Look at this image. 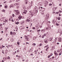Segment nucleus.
Returning a JSON list of instances; mask_svg holds the SVG:
<instances>
[{
	"label": "nucleus",
	"mask_w": 62,
	"mask_h": 62,
	"mask_svg": "<svg viewBox=\"0 0 62 62\" xmlns=\"http://www.w3.org/2000/svg\"><path fill=\"white\" fill-rule=\"evenodd\" d=\"M32 45L33 46H36V44L34 43L32 44Z\"/></svg>",
	"instance_id": "26"
},
{
	"label": "nucleus",
	"mask_w": 62,
	"mask_h": 62,
	"mask_svg": "<svg viewBox=\"0 0 62 62\" xmlns=\"http://www.w3.org/2000/svg\"><path fill=\"white\" fill-rule=\"evenodd\" d=\"M25 4H27V0H25Z\"/></svg>",
	"instance_id": "11"
},
{
	"label": "nucleus",
	"mask_w": 62,
	"mask_h": 62,
	"mask_svg": "<svg viewBox=\"0 0 62 62\" xmlns=\"http://www.w3.org/2000/svg\"><path fill=\"white\" fill-rule=\"evenodd\" d=\"M58 20H60V18L59 17L58 18Z\"/></svg>",
	"instance_id": "36"
},
{
	"label": "nucleus",
	"mask_w": 62,
	"mask_h": 62,
	"mask_svg": "<svg viewBox=\"0 0 62 62\" xmlns=\"http://www.w3.org/2000/svg\"><path fill=\"white\" fill-rule=\"evenodd\" d=\"M50 55H49L48 56V57H47L48 58H50Z\"/></svg>",
	"instance_id": "50"
},
{
	"label": "nucleus",
	"mask_w": 62,
	"mask_h": 62,
	"mask_svg": "<svg viewBox=\"0 0 62 62\" xmlns=\"http://www.w3.org/2000/svg\"><path fill=\"white\" fill-rule=\"evenodd\" d=\"M49 14H47L46 15V19H48L49 18Z\"/></svg>",
	"instance_id": "4"
},
{
	"label": "nucleus",
	"mask_w": 62,
	"mask_h": 62,
	"mask_svg": "<svg viewBox=\"0 0 62 62\" xmlns=\"http://www.w3.org/2000/svg\"><path fill=\"white\" fill-rule=\"evenodd\" d=\"M23 14H26V13L24 12H23Z\"/></svg>",
	"instance_id": "45"
},
{
	"label": "nucleus",
	"mask_w": 62,
	"mask_h": 62,
	"mask_svg": "<svg viewBox=\"0 0 62 62\" xmlns=\"http://www.w3.org/2000/svg\"><path fill=\"white\" fill-rule=\"evenodd\" d=\"M57 39L55 38V39L54 40L55 41H54V42H55V43L56 42V40Z\"/></svg>",
	"instance_id": "35"
},
{
	"label": "nucleus",
	"mask_w": 62,
	"mask_h": 62,
	"mask_svg": "<svg viewBox=\"0 0 62 62\" xmlns=\"http://www.w3.org/2000/svg\"><path fill=\"white\" fill-rule=\"evenodd\" d=\"M23 16H19L18 17V19L19 20H21V19H23Z\"/></svg>",
	"instance_id": "3"
},
{
	"label": "nucleus",
	"mask_w": 62,
	"mask_h": 62,
	"mask_svg": "<svg viewBox=\"0 0 62 62\" xmlns=\"http://www.w3.org/2000/svg\"><path fill=\"white\" fill-rule=\"evenodd\" d=\"M17 44H18V45H19V42H17Z\"/></svg>",
	"instance_id": "64"
},
{
	"label": "nucleus",
	"mask_w": 62,
	"mask_h": 62,
	"mask_svg": "<svg viewBox=\"0 0 62 62\" xmlns=\"http://www.w3.org/2000/svg\"><path fill=\"white\" fill-rule=\"evenodd\" d=\"M35 12L36 13H38V8H35Z\"/></svg>",
	"instance_id": "7"
},
{
	"label": "nucleus",
	"mask_w": 62,
	"mask_h": 62,
	"mask_svg": "<svg viewBox=\"0 0 62 62\" xmlns=\"http://www.w3.org/2000/svg\"><path fill=\"white\" fill-rule=\"evenodd\" d=\"M27 20H30V18H29V17H28V18H27Z\"/></svg>",
	"instance_id": "37"
},
{
	"label": "nucleus",
	"mask_w": 62,
	"mask_h": 62,
	"mask_svg": "<svg viewBox=\"0 0 62 62\" xmlns=\"http://www.w3.org/2000/svg\"><path fill=\"white\" fill-rule=\"evenodd\" d=\"M52 49H53V50H54V49H55V47H54V46H52Z\"/></svg>",
	"instance_id": "17"
},
{
	"label": "nucleus",
	"mask_w": 62,
	"mask_h": 62,
	"mask_svg": "<svg viewBox=\"0 0 62 62\" xmlns=\"http://www.w3.org/2000/svg\"><path fill=\"white\" fill-rule=\"evenodd\" d=\"M60 51H61V52H62V49H60Z\"/></svg>",
	"instance_id": "60"
},
{
	"label": "nucleus",
	"mask_w": 62,
	"mask_h": 62,
	"mask_svg": "<svg viewBox=\"0 0 62 62\" xmlns=\"http://www.w3.org/2000/svg\"><path fill=\"white\" fill-rule=\"evenodd\" d=\"M24 49L25 50H26V47L25 46L24 47Z\"/></svg>",
	"instance_id": "33"
},
{
	"label": "nucleus",
	"mask_w": 62,
	"mask_h": 62,
	"mask_svg": "<svg viewBox=\"0 0 62 62\" xmlns=\"http://www.w3.org/2000/svg\"><path fill=\"white\" fill-rule=\"evenodd\" d=\"M24 12H25L26 13H27V10H24Z\"/></svg>",
	"instance_id": "20"
},
{
	"label": "nucleus",
	"mask_w": 62,
	"mask_h": 62,
	"mask_svg": "<svg viewBox=\"0 0 62 62\" xmlns=\"http://www.w3.org/2000/svg\"><path fill=\"white\" fill-rule=\"evenodd\" d=\"M58 40L59 42H61L62 41V39L61 38H59Z\"/></svg>",
	"instance_id": "5"
},
{
	"label": "nucleus",
	"mask_w": 62,
	"mask_h": 62,
	"mask_svg": "<svg viewBox=\"0 0 62 62\" xmlns=\"http://www.w3.org/2000/svg\"><path fill=\"white\" fill-rule=\"evenodd\" d=\"M26 21L27 22H29L30 21V20H29L28 19H27Z\"/></svg>",
	"instance_id": "29"
},
{
	"label": "nucleus",
	"mask_w": 62,
	"mask_h": 62,
	"mask_svg": "<svg viewBox=\"0 0 62 62\" xmlns=\"http://www.w3.org/2000/svg\"><path fill=\"white\" fill-rule=\"evenodd\" d=\"M56 25H57V26H59V24L57 23L56 24Z\"/></svg>",
	"instance_id": "46"
},
{
	"label": "nucleus",
	"mask_w": 62,
	"mask_h": 62,
	"mask_svg": "<svg viewBox=\"0 0 62 62\" xmlns=\"http://www.w3.org/2000/svg\"><path fill=\"white\" fill-rule=\"evenodd\" d=\"M53 55V54L52 53H51L50 55V56H52Z\"/></svg>",
	"instance_id": "53"
},
{
	"label": "nucleus",
	"mask_w": 62,
	"mask_h": 62,
	"mask_svg": "<svg viewBox=\"0 0 62 62\" xmlns=\"http://www.w3.org/2000/svg\"><path fill=\"white\" fill-rule=\"evenodd\" d=\"M33 39L34 40L35 39H36V37H34L33 38Z\"/></svg>",
	"instance_id": "21"
},
{
	"label": "nucleus",
	"mask_w": 62,
	"mask_h": 62,
	"mask_svg": "<svg viewBox=\"0 0 62 62\" xmlns=\"http://www.w3.org/2000/svg\"><path fill=\"white\" fill-rule=\"evenodd\" d=\"M52 39H53V38L51 37L49 39V41H52Z\"/></svg>",
	"instance_id": "12"
},
{
	"label": "nucleus",
	"mask_w": 62,
	"mask_h": 62,
	"mask_svg": "<svg viewBox=\"0 0 62 62\" xmlns=\"http://www.w3.org/2000/svg\"><path fill=\"white\" fill-rule=\"evenodd\" d=\"M8 59H10V57L9 56H8Z\"/></svg>",
	"instance_id": "41"
},
{
	"label": "nucleus",
	"mask_w": 62,
	"mask_h": 62,
	"mask_svg": "<svg viewBox=\"0 0 62 62\" xmlns=\"http://www.w3.org/2000/svg\"><path fill=\"white\" fill-rule=\"evenodd\" d=\"M33 47H31L30 49V51H33Z\"/></svg>",
	"instance_id": "14"
},
{
	"label": "nucleus",
	"mask_w": 62,
	"mask_h": 62,
	"mask_svg": "<svg viewBox=\"0 0 62 62\" xmlns=\"http://www.w3.org/2000/svg\"><path fill=\"white\" fill-rule=\"evenodd\" d=\"M60 3H62V0L61 1H60Z\"/></svg>",
	"instance_id": "58"
},
{
	"label": "nucleus",
	"mask_w": 62,
	"mask_h": 62,
	"mask_svg": "<svg viewBox=\"0 0 62 62\" xmlns=\"http://www.w3.org/2000/svg\"><path fill=\"white\" fill-rule=\"evenodd\" d=\"M18 24H19V23L17 22V23H15V24H18Z\"/></svg>",
	"instance_id": "44"
},
{
	"label": "nucleus",
	"mask_w": 62,
	"mask_h": 62,
	"mask_svg": "<svg viewBox=\"0 0 62 62\" xmlns=\"http://www.w3.org/2000/svg\"><path fill=\"white\" fill-rule=\"evenodd\" d=\"M41 31L42 32V33H44L45 32V30L44 29H43L41 30Z\"/></svg>",
	"instance_id": "6"
},
{
	"label": "nucleus",
	"mask_w": 62,
	"mask_h": 62,
	"mask_svg": "<svg viewBox=\"0 0 62 62\" xmlns=\"http://www.w3.org/2000/svg\"><path fill=\"white\" fill-rule=\"evenodd\" d=\"M32 29H35V28L34 27H32Z\"/></svg>",
	"instance_id": "52"
},
{
	"label": "nucleus",
	"mask_w": 62,
	"mask_h": 62,
	"mask_svg": "<svg viewBox=\"0 0 62 62\" xmlns=\"http://www.w3.org/2000/svg\"><path fill=\"white\" fill-rule=\"evenodd\" d=\"M45 4H46V5H48V1H47L46 0L45 1Z\"/></svg>",
	"instance_id": "8"
},
{
	"label": "nucleus",
	"mask_w": 62,
	"mask_h": 62,
	"mask_svg": "<svg viewBox=\"0 0 62 62\" xmlns=\"http://www.w3.org/2000/svg\"><path fill=\"white\" fill-rule=\"evenodd\" d=\"M2 12H5V10L3 9L2 10Z\"/></svg>",
	"instance_id": "27"
},
{
	"label": "nucleus",
	"mask_w": 62,
	"mask_h": 62,
	"mask_svg": "<svg viewBox=\"0 0 62 62\" xmlns=\"http://www.w3.org/2000/svg\"><path fill=\"white\" fill-rule=\"evenodd\" d=\"M46 33H45L44 34V35L42 37V38H44V36H45H45H46Z\"/></svg>",
	"instance_id": "13"
},
{
	"label": "nucleus",
	"mask_w": 62,
	"mask_h": 62,
	"mask_svg": "<svg viewBox=\"0 0 62 62\" xmlns=\"http://www.w3.org/2000/svg\"><path fill=\"white\" fill-rule=\"evenodd\" d=\"M41 14H43V15H44V13L43 12H42L41 13Z\"/></svg>",
	"instance_id": "28"
},
{
	"label": "nucleus",
	"mask_w": 62,
	"mask_h": 62,
	"mask_svg": "<svg viewBox=\"0 0 62 62\" xmlns=\"http://www.w3.org/2000/svg\"><path fill=\"white\" fill-rule=\"evenodd\" d=\"M23 28H23V27H22V28H21V29H23Z\"/></svg>",
	"instance_id": "56"
},
{
	"label": "nucleus",
	"mask_w": 62,
	"mask_h": 62,
	"mask_svg": "<svg viewBox=\"0 0 62 62\" xmlns=\"http://www.w3.org/2000/svg\"><path fill=\"white\" fill-rule=\"evenodd\" d=\"M20 57H18V59L19 60V59H20Z\"/></svg>",
	"instance_id": "47"
},
{
	"label": "nucleus",
	"mask_w": 62,
	"mask_h": 62,
	"mask_svg": "<svg viewBox=\"0 0 62 62\" xmlns=\"http://www.w3.org/2000/svg\"><path fill=\"white\" fill-rule=\"evenodd\" d=\"M55 54L56 55H56H58V54H57V53H56Z\"/></svg>",
	"instance_id": "55"
},
{
	"label": "nucleus",
	"mask_w": 62,
	"mask_h": 62,
	"mask_svg": "<svg viewBox=\"0 0 62 62\" xmlns=\"http://www.w3.org/2000/svg\"><path fill=\"white\" fill-rule=\"evenodd\" d=\"M10 34L11 35H13V33H12V32H11Z\"/></svg>",
	"instance_id": "38"
},
{
	"label": "nucleus",
	"mask_w": 62,
	"mask_h": 62,
	"mask_svg": "<svg viewBox=\"0 0 62 62\" xmlns=\"http://www.w3.org/2000/svg\"><path fill=\"white\" fill-rule=\"evenodd\" d=\"M15 6H17L18 5V3H15L14 4Z\"/></svg>",
	"instance_id": "10"
},
{
	"label": "nucleus",
	"mask_w": 62,
	"mask_h": 62,
	"mask_svg": "<svg viewBox=\"0 0 62 62\" xmlns=\"http://www.w3.org/2000/svg\"><path fill=\"white\" fill-rule=\"evenodd\" d=\"M54 22H55V21H54V20H53L52 22V23H54Z\"/></svg>",
	"instance_id": "51"
},
{
	"label": "nucleus",
	"mask_w": 62,
	"mask_h": 62,
	"mask_svg": "<svg viewBox=\"0 0 62 62\" xmlns=\"http://www.w3.org/2000/svg\"><path fill=\"white\" fill-rule=\"evenodd\" d=\"M54 54H56V51H54Z\"/></svg>",
	"instance_id": "57"
},
{
	"label": "nucleus",
	"mask_w": 62,
	"mask_h": 62,
	"mask_svg": "<svg viewBox=\"0 0 62 62\" xmlns=\"http://www.w3.org/2000/svg\"><path fill=\"white\" fill-rule=\"evenodd\" d=\"M29 38H27L26 40L27 41H28V40H29Z\"/></svg>",
	"instance_id": "23"
},
{
	"label": "nucleus",
	"mask_w": 62,
	"mask_h": 62,
	"mask_svg": "<svg viewBox=\"0 0 62 62\" xmlns=\"http://www.w3.org/2000/svg\"><path fill=\"white\" fill-rule=\"evenodd\" d=\"M5 46H3V45H2V48H3V47L5 48Z\"/></svg>",
	"instance_id": "34"
},
{
	"label": "nucleus",
	"mask_w": 62,
	"mask_h": 62,
	"mask_svg": "<svg viewBox=\"0 0 62 62\" xmlns=\"http://www.w3.org/2000/svg\"><path fill=\"white\" fill-rule=\"evenodd\" d=\"M12 16L13 17H14V14H13Z\"/></svg>",
	"instance_id": "62"
},
{
	"label": "nucleus",
	"mask_w": 62,
	"mask_h": 62,
	"mask_svg": "<svg viewBox=\"0 0 62 62\" xmlns=\"http://www.w3.org/2000/svg\"><path fill=\"white\" fill-rule=\"evenodd\" d=\"M53 50H54L53 49H52V48H51V51H53Z\"/></svg>",
	"instance_id": "63"
},
{
	"label": "nucleus",
	"mask_w": 62,
	"mask_h": 62,
	"mask_svg": "<svg viewBox=\"0 0 62 62\" xmlns=\"http://www.w3.org/2000/svg\"><path fill=\"white\" fill-rule=\"evenodd\" d=\"M24 38H25L26 39H27V36H26V35H25L24 36Z\"/></svg>",
	"instance_id": "16"
},
{
	"label": "nucleus",
	"mask_w": 62,
	"mask_h": 62,
	"mask_svg": "<svg viewBox=\"0 0 62 62\" xmlns=\"http://www.w3.org/2000/svg\"><path fill=\"white\" fill-rule=\"evenodd\" d=\"M12 19V18H10L9 19V21H11Z\"/></svg>",
	"instance_id": "24"
},
{
	"label": "nucleus",
	"mask_w": 62,
	"mask_h": 62,
	"mask_svg": "<svg viewBox=\"0 0 62 62\" xmlns=\"http://www.w3.org/2000/svg\"><path fill=\"white\" fill-rule=\"evenodd\" d=\"M48 48H49V47H48L46 49V51H48L47 50L48 49Z\"/></svg>",
	"instance_id": "39"
},
{
	"label": "nucleus",
	"mask_w": 62,
	"mask_h": 62,
	"mask_svg": "<svg viewBox=\"0 0 62 62\" xmlns=\"http://www.w3.org/2000/svg\"><path fill=\"white\" fill-rule=\"evenodd\" d=\"M45 43H48V41H47V40L45 41Z\"/></svg>",
	"instance_id": "25"
},
{
	"label": "nucleus",
	"mask_w": 62,
	"mask_h": 62,
	"mask_svg": "<svg viewBox=\"0 0 62 62\" xmlns=\"http://www.w3.org/2000/svg\"><path fill=\"white\" fill-rule=\"evenodd\" d=\"M62 12V11H61L60 10H59V12H60V13H61Z\"/></svg>",
	"instance_id": "40"
},
{
	"label": "nucleus",
	"mask_w": 62,
	"mask_h": 62,
	"mask_svg": "<svg viewBox=\"0 0 62 62\" xmlns=\"http://www.w3.org/2000/svg\"><path fill=\"white\" fill-rule=\"evenodd\" d=\"M8 6L7 5H5V8H8Z\"/></svg>",
	"instance_id": "19"
},
{
	"label": "nucleus",
	"mask_w": 62,
	"mask_h": 62,
	"mask_svg": "<svg viewBox=\"0 0 62 62\" xmlns=\"http://www.w3.org/2000/svg\"><path fill=\"white\" fill-rule=\"evenodd\" d=\"M2 26V24H0V26Z\"/></svg>",
	"instance_id": "54"
},
{
	"label": "nucleus",
	"mask_w": 62,
	"mask_h": 62,
	"mask_svg": "<svg viewBox=\"0 0 62 62\" xmlns=\"http://www.w3.org/2000/svg\"><path fill=\"white\" fill-rule=\"evenodd\" d=\"M52 4H51L50 3L49 4V6H52Z\"/></svg>",
	"instance_id": "42"
},
{
	"label": "nucleus",
	"mask_w": 62,
	"mask_h": 62,
	"mask_svg": "<svg viewBox=\"0 0 62 62\" xmlns=\"http://www.w3.org/2000/svg\"><path fill=\"white\" fill-rule=\"evenodd\" d=\"M26 21L27 22H29L30 21V20H29L28 19H27Z\"/></svg>",
	"instance_id": "30"
},
{
	"label": "nucleus",
	"mask_w": 62,
	"mask_h": 62,
	"mask_svg": "<svg viewBox=\"0 0 62 62\" xmlns=\"http://www.w3.org/2000/svg\"><path fill=\"white\" fill-rule=\"evenodd\" d=\"M39 24H36V27H39Z\"/></svg>",
	"instance_id": "9"
},
{
	"label": "nucleus",
	"mask_w": 62,
	"mask_h": 62,
	"mask_svg": "<svg viewBox=\"0 0 62 62\" xmlns=\"http://www.w3.org/2000/svg\"><path fill=\"white\" fill-rule=\"evenodd\" d=\"M17 53H18V52H19V50H17Z\"/></svg>",
	"instance_id": "59"
},
{
	"label": "nucleus",
	"mask_w": 62,
	"mask_h": 62,
	"mask_svg": "<svg viewBox=\"0 0 62 62\" xmlns=\"http://www.w3.org/2000/svg\"><path fill=\"white\" fill-rule=\"evenodd\" d=\"M11 42H13V41H14V40H13V38H11Z\"/></svg>",
	"instance_id": "18"
},
{
	"label": "nucleus",
	"mask_w": 62,
	"mask_h": 62,
	"mask_svg": "<svg viewBox=\"0 0 62 62\" xmlns=\"http://www.w3.org/2000/svg\"><path fill=\"white\" fill-rule=\"evenodd\" d=\"M29 12L30 13H32V10H31L29 11Z\"/></svg>",
	"instance_id": "32"
},
{
	"label": "nucleus",
	"mask_w": 62,
	"mask_h": 62,
	"mask_svg": "<svg viewBox=\"0 0 62 62\" xmlns=\"http://www.w3.org/2000/svg\"><path fill=\"white\" fill-rule=\"evenodd\" d=\"M8 22V20H5V23H6V22Z\"/></svg>",
	"instance_id": "49"
},
{
	"label": "nucleus",
	"mask_w": 62,
	"mask_h": 62,
	"mask_svg": "<svg viewBox=\"0 0 62 62\" xmlns=\"http://www.w3.org/2000/svg\"><path fill=\"white\" fill-rule=\"evenodd\" d=\"M40 31V30H39L37 31V32H39Z\"/></svg>",
	"instance_id": "48"
},
{
	"label": "nucleus",
	"mask_w": 62,
	"mask_h": 62,
	"mask_svg": "<svg viewBox=\"0 0 62 62\" xmlns=\"http://www.w3.org/2000/svg\"><path fill=\"white\" fill-rule=\"evenodd\" d=\"M56 8H53V11H55V10H56Z\"/></svg>",
	"instance_id": "15"
},
{
	"label": "nucleus",
	"mask_w": 62,
	"mask_h": 62,
	"mask_svg": "<svg viewBox=\"0 0 62 62\" xmlns=\"http://www.w3.org/2000/svg\"><path fill=\"white\" fill-rule=\"evenodd\" d=\"M52 43H53L54 44H55V42H52Z\"/></svg>",
	"instance_id": "31"
},
{
	"label": "nucleus",
	"mask_w": 62,
	"mask_h": 62,
	"mask_svg": "<svg viewBox=\"0 0 62 62\" xmlns=\"http://www.w3.org/2000/svg\"><path fill=\"white\" fill-rule=\"evenodd\" d=\"M58 32L59 33H60V35L61 36L62 34V31H61V29H59L58 30Z\"/></svg>",
	"instance_id": "2"
},
{
	"label": "nucleus",
	"mask_w": 62,
	"mask_h": 62,
	"mask_svg": "<svg viewBox=\"0 0 62 62\" xmlns=\"http://www.w3.org/2000/svg\"><path fill=\"white\" fill-rule=\"evenodd\" d=\"M10 8H14V7L13 6H12V5H10L9 6Z\"/></svg>",
	"instance_id": "22"
},
{
	"label": "nucleus",
	"mask_w": 62,
	"mask_h": 62,
	"mask_svg": "<svg viewBox=\"0 0 62 62\" xmlns=\"http://www.w3.org/2000/svg\"><path fill=\"white\" fill-rule=\"evenodd\" d=\"M42 44H40L39 45V46H41V45H42Z\"/></svg>",
	"instance_id": "43"
},
{
	"label": "nucleus",
	"mask_w": 62,
	"mask_h": 62,
	"mask_svg": "<svg viewBox=\"0 0 62 62\" xmlns=\"http://www.w3.org/2000/svg\"><path fill=\"white\" fill-rule=\"evenodd\" d=\"M59 6H61V3H60L59 4Z\"/></svg>",
	"instance_id": "61"
},
{
	"label": "nucleus",
	"mask_w": 62,
	"mask_h": 62,
	"mask_svg": "<svg viewBox=\"0 0 62 62\" xmlns=\"http://www.w3.org/2000/svg\"><path fill=\"white\" fill-rule=\"evenodd\" d=\"M14 11H15L16 12V15H19L20 14V11L18 10H14Z\"/></svg>",
	"instance_id": "1"
}]
</instances>
